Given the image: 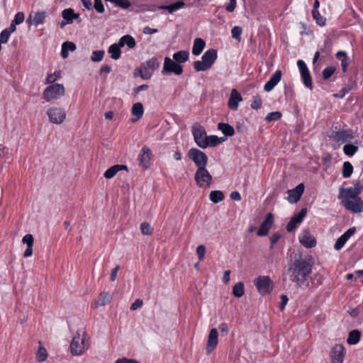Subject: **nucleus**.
Masks as SVG:
<instances>
[{
  "label": "nucleus",
  "mask_w": 363,
  "mask_h": 363,
  "mask_svg": "<svg viewBox=\"0 0 363 363\" xmlns=\"http://www.w3.org/2000/svg\"><path fill=\"white\" fill-rule=\"evenodd\" d=\"M312 268L313 262L311 258L300 257L289 264L286 274L297 287H303L306 285L308 276L312 273Z\"/></svg>",
  "instance_id": "1"
},
{
  "label": "nucleus",
  "mask_w": 363,
  "mask_h": 363,
  "mask_svg": "<svg viewBox=\"0 0 363 363\" xmlns=\"http://www.w3.org/2000/svg\"><path fill=\"white\" fill-rule=\"evenodd\" d=\"M217 58V51L215 49L206 50L202 55L201 60L194 62L193 66L196 72L206 71L209 69Z\"/></svg>",
  "instance_id": "2"
},
{
  "label": "nucleus",
  "mask_w": 363,
  "mask_h": 363,
  "mask_svg": "<svg viewBox=\"0 0 363 363\" xmlns=\"http://www.w3.org/2000/svg\"><path fill=\"white\" fill-rule=\"evenodd\" d=\"M88 348L89 345L85 341V332L82 330H78L70 344L71 353L75 356L81 355Z\"/></svg>",
  "instance_id": "3"
},
{
  "label": "nucleus",
  "mask_w": 363,
  "mask_h": 363,
  "mask_svg": "<svg viewBox=\"0 0 363 363\" xmlns=\"http://www.w3.org/2000/svg\"><path fill=\"white\" fill-rule=\"evenodd\" d=\"M65 87L60 84H52L47 86L43 91V98L47 101L56 100L65 95Z\"/></svg>",
  "instance_id": "4"
},
{
  "label": "nucleus",
  "mask_w": 363,
  "mask_h": 363,
  "mask_svg": "<svg viewBox=\"0 0 363 363\" xmlns=\"http://www.w3.org/2000/svg\"><path fill=\"white\" fill-rule=\"evenodd\" d=\"M258 292L264 296L269 294L273 289V282L269 276H259L254 281Z\"/></svg>",
  "instance_id": "5"
},
{
  "label": "nucleus",
  "mask_w": 363,
  "mask_h": 363,
  "mask_svg": "<svg viewBox=\"0 0 363 363\" xmlns=\"http://www.w3.org/2000/svg\"><path fill=\"white\" fill-rule=\"evenodd\" d=\"M195 181L200 188H208L213 182V177L206 167L197 169L195 173Z\"/></svg>",
  "instance_id": "6"
},
{
  "label": "nucleus",
  "mask_w": 363,
  "mask_h": 363,
  "mask_svg": "<svg viewBox=\"0 0 363 363\" xmlns=\"http://www.w3.org/2000/svg\"><path fill=\"white\" fill-rule=\"evenodd\" d=\"M46 113L49 121L56 125L62 124L66 118V111L61 107H50L48 109Z\"/></svg>",
  "instance_id": "7"
},
{
  "label": "nucleus",
  "mask_w": 363,
  "mask_h": 363,
  "mask_svg": "<svg viewBox=\"0 0 363 363\" xmlns=\"http://www.w3.org/2000/svg\"><path fill=\"white\" fill-rule=\"evenodd\" d=\"M188 156L194 162L197 169H201L206 167L208 157L201 150L197 148H191L189 150Z\"/></svg>",
  "instance_id": "8"
},
{
  "label": "nucleus",
  "mask_w": 363,
  "mask_h": 363,
  "mask_svg": "<svg viewBox=\"0 0 363 363\" xmlns=\"http://www.w3.org/2000/svg\"><path fill=\"white\" fill-rule=\"evenodd\" d=\"M162 73L163 74H169L174 73L175 75H180L183 73V67L174 60H172L169 57H166L164 60Z\"/></svg>",
  "instance_id": "9"
},
{
  "label": "nucleus",
  "mask_w": 363,
  "mask_h": 363,
  "mask_svg": "<svg viewBox=\"0 0 363 363\" xmlns=\"http://www.w3.org/2000/svg\"><path fill=\"white\" fill-rule=\"evenodd\" d=\"M191 132L196 145L204 149L208 138L204 128L200 124L196 123L193 125Z\"/></svg>",
  "instance_id": "10"
},
{
  "label": "nucleus",
  "mask_w": 363,
  "mask_h": 363,
  "mask_svg": "<svg viewBox=\"0 0 363 363\" xmlns=\"http://www.w3.org/2000/svg\"><path fill=\"white\" fill-rule=\"evenodd\" d=\"M362 190V186L359 182H357L354 186L348 187L346 189H340L339 199H350L358 198V195L360 194Z\"/></svg>",
  "instance_id": "11"
},
{
  "label": "nucleus",
  "mask_w": 363,
  "mask_h": 363,
  "mask_svg": "<svg viewBox=\"0 0 363 363\" xmlns=\"http://www.w3.org/2000/svg\"><path fill=\"white\" fill-rule=\"evenodd\" d=\"M342 204L345 208L352 213H360L363 211V201L358 197L350 199H343Z\"/></svg>",
  "instance_id": "12"
},
{
  "label": "nucleus",
  "mask_w": 363,
  "mask_h": 363,
  "mask_svg": "<svg viewBox=\"0 0 363 363\" xmlns=\"http://www.w3.org/2000/svg\"><path fill=\"white\" fill-rule=\"evenodd\" d=\"M345 348L341 344L335 345L330 351V357L332 363H343L345 356Z\"/></svg>",
  "instance_id": "13"
},
{
  "label": "nucleus",
  "mask_w": 363,
  "mask_h": 363,
  "mask_svg": "<svg viewBox=\"0 0 363 363\" xmlns=\"http://www.w3.org/2000/svg\"><path fill=\"white\" fill-rule=\"evenodd\" d=\"M159 67V63L155 57L145 62L143 65V69L141 70L140 76L143 79H149L153 72Z\"/></svg>",
  "instance_id": "14"
},
{
  "label": "nucleus",
  "mask_w": 363,
  "mask_h": 363,
  "mask_svg": "<svg viewBox=\"0 0 363 363\" xmlns=\"http://www.w3.org/2000/svg\"><path fill=\"white\" fill-rule=\"evenodd\" d=\"M297 65L300 70V74H301V76L303 79L304 85L306 87L309 88L310 89H312L313 85H312L311 77L309 70H308L306 63L303 60H298L297 61Z\"/></svg>",
  "instance_id": "15"
},
{
  "label": "nucleus",
  "mask_w": 363,
  "mask_h": 363,
  "mask_svg": "<svg viewBox=\"0 0 363 363\" xmlns=\"http://www.w3.org/2000/svg\"><path fill=\"white\" fill-rule=\"evenodd\" d=\"M47 16V13L45 11H36V12H30L27 20L26 23L29 25H33L35 27H38L39 25L43 24L45 22V19Z\"/></svg>",
  "instance_id": "16"
},
{
  "label": "nucleus",
  "mask_w": 363,
  "mask_h": 363,
  "mask_svg": "<svg viewBox=\"0 0 363 363\" xmlns=\"http://www.w3.org/2000/svg\"><path fill=\"white\" fill-rule=\"evenodd\" d=\"M304 191V185L301 183L294 189L288 190L287 200L290 203H295L299 201Z\"/></svg>",
  "instance_id": "17"
},
{
  "label": "nucleus",
  "mask_w": 363,
  "mask_h": 363,
  "mask_svg": "<svg viewBox=\"0 0 363 363\" xmlns=\"http://www.w3.org/2000/svg\"><path fill=\"white\" fill-rule=\"evenodd\" d=\"M306 213L307 209L306 208H302L297 215L293 216L286 225V230L288 232H292L294 230L297 225L300 224L303 221Z\"/></svg>",
  "instance_id": "18"
},
{
  "label": "nucleus",
  "mask_w": 363,
  "mask_h": 363,
  "mask_svg": "<svg viewBox=\"0 0 363 363\" xmlns=\"http://www.w3.org/2000/svg\"><path fill=\"white\" fill-rule=\"evenodd\" d=\"M218 333L216 328H212L208 334L206 344V352L210 354L217 346L218 342Z\"/></svg>",
  "instance_id": "19"
},
{
  "label": "nucleus",
  "mask_w": 363,
  "mask_h": 363,
  "mask_svg": "<svg viewBox=\"0 0 363 363\" xmlns=\"http://www.w3.org/2000/svg\"><path fill=\"white\" fill-rule=\"evenodd\" d=\"M274 222L273 215L271 213L267 214L264 220L262 223L258 231V236L267 235L272 226Z\"/></svg>",
  "instance_id": "20"
},
{
  "label": "nucleus",
  "mask_w": 363,
  "mask_h": 363,
  "mask_svg": "<svg viewBox=\"0 0 363 363\" xmlns=\"http://www.w3.org/2000/svg\"><path fill=\"white\" fill-rule=\"evenodd\" d=\"M300 242L307 248H311L315 246L316 241L315 238L311 235L310 232L307 230H303L299 235Z\"/></svg>",
  "instance_id": "21"
},
{
  "label": "nucleus",
  "mask_w": 363,
  "mask_h": 363,
  "mask_svg": "<svg viewBox=\"0 0 363 363\" xmlns=\"http://www.w3.org/2000/svg\"><path fill=\"white\" fill-rule=\"evenodd\" d=\"M355 228H350L345 232L335 242L334 248L336 250H340L345 245L348 239L355 233Z\"/></svg>",
  "instance_id": "22"
},
{
  "label": "nucleus",
  "mask_w": 363,
  "mask_h": 363,
  "mask_svg": "<svg viewBox=\"0 0 363 363\" xmlns=\"http://www.w3.org/2000/svg\"><path fill=\"white\" fill-rule=\"evenodd\" d=\"M150 155L151 152L148 147H143L141 149L140 152L138 155V161L140 162V165L145 169H147L150 164Z\"/></svg>",
  "instance_id": "23"
},
{
  "label": "nucleus",
  "mask_w": 363,
  "mask_h": 363,
  "mask_svg": "<svg viewBox=\"0 0 363 363\" xmlns=\"http://www.w3.org/2000/svg\"><path fill=\"white\" fill-rule=\"evenodd\" d=\"M242 100L240 94L235 89H232L230 99L228 102V107L233 111L238 108L239 103Z\"/></svg>",
  "instance_id": "24"
},
{
  "label": "nucleus",
  "mask_w": 363,
  "mask_h": 363,
  "mask_svg": "<svg viewBox=\"0 0 363 363\" xmlns=\"http://www.w3.org/2000/svg\"><path fill=\"white\" fill-rule=\"evenodd\" d=\"M281 71L277 70L270 77L269 80L264 84V89L267 92L272 91L274 86L280 82L281 78Z\"/></svg>",
  "instance_id": "25"
},
{
  "label": "nucleus",
  "mask_w": 363,
  "mask_h": 363,
  "mask_svg": "<svg viewBox=\"0 0 363 363\" xmlns=\"http://www.w3.org/2000/svg\"><path fill=\"white\" fill-rule=\"evenodd\" d=\"M352 138V133L348 130H341L334 132L332 135V138L337 143H345L349 138Z\"/></svg>",
  "instance_id": "26"
},
{
  "label": "nucleus",
  "mask_w": 363,
  "mask_h": 363,
  "mask_svg": "<svg viewBox=\"0 0 363 363\" xmlns=\"http://www.w3.org/2000/svg\"><path fill=\"white\" fill-rule=\"evenodd\" d=\"M144 108L142 103L137 102L134 104L131 108V113L135 117L132 118V122H137L143 115Z\"/></svg>",
  "instance_id": "27"
},
{
  "label": "nucleus",
  "mask_w": 363,
  "mask_h": 363,
  "mask_svg": "<svg viewBox=\"0 0 363 363\" xmlns=\"http://www.w3.org/2000/svg\"><path fill=\"white\" fill-rule=\"evenodd\" d=\"M121 170H126L128 171V167L126 165L123 164H116L110 168H108L104 174V177L106 179H111L113 178L117 172H118Z\"/></svg>",
  "instance_id": "28"
},
{
  "label": "nucleus",
  "mask_w": 363,
  "mask_h": 363,
  "mask_svg": "<svg viewBox=\"0 0 363 363\" xmlns=\"http://www.w3.org/2000/svg\"><path fill=\"white\" fill-rule=\"evenodd\" d=\"M111 300V296L109 293L103 291L94 302L95 307L106 306L109 303Z\"/></svg>",
  "instance_id": "29"
},
{
  "label": "nucleus",
  "mask_w": 363,
  "mask_h": 363,
  "mask_svg": "<svg viewBox=\"0 0 363 363\" xmlns=\"http://www.w3.org/2000/svg\"><path fill=\"white\" fill-rule=\"evenodd\" d=\"M205 46V41L202 38H196L194 41L192 54L196 56L199 55L203 52Z\"/></svg>",
  "instance_id": "30"
},
{
  "label": "nucleus",
  "mask_w": 363,
  "mask_h": 363,
  "mask_svg": "<svg viewBox=\"0 0 363 363\" xmlns=\"http://www.w3.org/2000/svg\"><path fill=\"white\" fill-rule=\"evenodd\" d=\"M185 6V4L183 1H178L175 3H173L170 5L167 6H160L158 7L159 9L167 10L169 13H173L176 11L182 9Z\"/></svg>",
  "instance_id": "31"
},
{
  "label": "nucleus",
  "mask_w": 363,
  "mask_h": 363,
  "mask_svg": "<svg viewBox=\"0 0 363 363\" xmlns=\"http://www.w3.org/2000/svg\"><path fill=\"white\" fill-rule=\"evenodd\" d=\"M76 48V45L72 42L67 41L63 43L62 45L61 56L62 58L66 59L69 55V51L73 52Z\"/></svg>",
  "instance_id": "32"
},
{
  "label": "nucleus",
  "mask_w": 363,
  "mask_h": 363,
  "mask_svg": "<svg viewBox=\"0 0 363 363\" xmlns=\"http://www.w3.org/2000/svg\"><path fill=\"white\" fill-rule=\"evenodd\" d=\"M172 57L173 60L176 62H177L179 65H181L188 61L189 57V53L186 50H180L177 52H175Z\"/></svg>",
  "instance_id": "33"
},
{
  "label": "nucleus",
  "mask_w": 363,
  "mask_h": 363,
  "mask_svg": "<svg viewBox=\"0 0 363 363\" xmlns=\"http://www.w3.org/2000/svg\"><path fill=\"white\" fill-rule=\"evenodd\" d=\"M119 45L123 47L126 45L129 48H134L136 45L134 38L130 35H125L118 41Z\"/></svg>",
  "instance_id": "34"
},
{
  "label": "nucleus",
  "mask_w": 363,
  "mask_h": 363,
  "mask_svg": "<svg viewBox=\"0 0 363 363\" xmlns=\"http://www.w3.org/2000/svg\"><path fill=\"white\" fill-rule=\"evenodd\" d=\"M39 347L35 353L36 359L38 362L41 363L46 360L48 358V352L46 349L43 346L40 341L38 342Z\"/></svg>",
  "instance_id": "35"
},
{
  "label": "nucleus",
  "mask_w": 363,
  "mask_h": 363,
  "mask_svg": "<svg viewBox=\"0 0 363 363\" xmlns=\"http://www.w3.org/2000/svg\"><path fill=\"white\" fill-rule=\"evenodd\" d=\"M361 332L358 330H353L350 332L347 342L350 345H356L360 340Z\"/></svg>",
  "instance_id": "36"
},
{
  "label": "nucleus",
  "mask_w": 363,
  "mask_h": 363,
  "mask_svg": "<svg viewBox=\"0 0 363 363\" xmlns=\"http://www.w3.org/2000/svg\"><path fill=\"white\" fill-rule=\"evenodd\" d=\"M121 46L119 45V43L112 44L108 50V52L111 54V57L113 60H118L120 58L121 55Z\"/></svg>",
  "instance_id": "37"
},
{
  "label": "nucleus",
  "mask_w": 363,
  "mask_h": 363,
  "mask_svg": "<svg viewBox=\"0 0 363 363\" xmlns=\"http://www.w3.org/2000/svg\"><path fill=\"white\" fill-rule=\"evenodd\" d=\"M62 18L67 21V23H72L73 20L79 17V14H76L72 9H66L62 12Z\"/></svg>",
  "instance_id": "38"
},
{
  "label": "nucleus",
  "mask_w": 363,
  "mask_h": 363,
  "mask_svg": "<svg viewBox=\"0 0 363 363\" xmlns=\"http://www.w3.org/2000/svg\"><path fill=\"white\" fill-rule=\"evenodd\" d=\"M218 129L220 130L225 136H233L235 134L234 128L228 123H218Z\"/></svg>",
  "instance_id": "39"
},
{
  "label": "nucleus",
  "mask_w": 363,
  "mask_h": 363,
  "mask_svg": "<svg viewBox=\"0 0 363 363\" xmlns=\"http://www.w3.org/2000/svg\"><path fill=\"white\" fill-rule=\"evenodd\" d=\"M225 140V138H218L216 135H210L208 136L207 140L206 141V145L205 148L207 147H215L220 144V143L223 142Z\"/></svg>",
  "instance_id": "40"
},
{
  "label": "nucleus",
  "mask_w": 363,
  "mask_h": 363,
  "mask_svg": "<svg viewBox=\"0 0 363 363\" xmlns=\"http://www.w3.org/2000/svg\"><path fill=\"white\" fill-rule=\"evenodd\" d=\"M209 199L213 203H218L224 199V194L221 191H212L209 194Z\"/></svg>",
  "instance_id": "41"
},
{
  "label": "nucleus",
  "mask_w": 363,
  "mask_h": 363,
  "mask_svg": "<svg viewBox=\"0 0 363 363\" xmlns=\"http://www.w3.org/2000/svg\"><path fill=\"white\" fill-rule=\"evenodd\" d=\"M353 172V167L350 162H345L342 165V174L344 178H349Z\"/></svg>",
  "instance_id": "42"
},
{
  "label": "nucleus",
  "mask_w": 363,
  "mask_h": 363,
  "mask_svg": "<svg viewBox=\"0 0 363 363\" xmlns=\"http://www.w3.org/2000/svg\"><path fill=\"white\" fill-rule=\"evenodd\" d=\"M358 150V147L352 144H346L343 147L344 153L350 157L353 156Z\"/></svg>",
  "instance_id": "43"
},
{
  "label": "nucleus",
  "mask_w": 363,
  "mask_h": 363,
  "mask_svg": "<svg viewBox=\"0 0 363 363\" xmlns=\"http://www.w3.org/2000/svg\"><path fill=\"white\" fill-rule=\"evenodd\" d=\"M233 294L235 297L240 298L244 294V284L238 282L233 288Z\"/></svg>",
  "instance_id": "44"
},
{
  "label": "nucleus",
  "mask_w": 363,
  "mask_h": 363,
  "mask_svg": "<svg viewBox=\"0 0 363 363\" xmlns=\"http://www.w3.org/2000/svg\"><path fill=\"white\" fill-rule=\"evenodd\" d=\"M312 16L319 26H323L325 24V18L322 16L318 10L313 9Z\"/></svg>",
  "instance_id": "45"
},
{
  "label": "nucleus",
  "mask_w": 363,
  "mask_h": 363,
  "mask_svg": "<svg viewBox=\"0 0 363 363\" xmlns=\"http://www.w3.org/2000/svg\"><path fill=\"white\" fill-rule=\"evenodd\" d=\"M262 100L259 95H256L253 96L252 102L251 104V107L253 109L257 110L262 107Z\"/></svg>",
  "instance_id": "46"
},
{
  "label": "nucleus",
  "mask_w": 363,
  "mask_h": 363,
  "mask_svg": "<svg viewBox=\"0 0 363 363\" xmlns=\"http://www.w3.org/2000/svg\"><path fill=\"white\" fill-rule=\"evenodd\" d=\"M104 50H95L92 52L91 60L93 62H100L102 60L104 55Z\"/></svg>",
  "instance_id": "47"
},
{
  "label": "nucleus",
  "mask_w": 363,
  "mask_h": 363,
  "mask_svg": "<svg viewBox=\"0 0 363 363\" xmlns=\"http://www.w3.org/2000/svg\"><path fill=\"white\" fill-rule=\"evenodd\" d=\"M281 113L279 111H274L269 113L266 116V121L268 122L272 121H278L281 118Z\"/></svg>",
  "instance_id": "48"
},
{
  "label": "nucleus",
  "mask_w": 363,
  "mask_h": 363,
  "mask_svg": "<svg viewBox=\"0 0 363 363\" xmlns=\"http://www.w3.org/2000/svg\"><path fill=\"white\" fill-rule=\"evenodd\" d=\"M60 71H56L53 74H49L46 78V84H52L60 77Z\"/></svg>",
  "instance_id": "49"
},
{
  "label": "nucleus",
  "mask_w": 363,
  "mask_h": 363,
  "mask_svg": "<svg viewBox=\"0 0 363 363\" xmlns=\"http://www.w3.org/2000/svg\"><path fill=\"white\" fill-rule=\"evenodd\" d=\"M196 254L199 262H201L206 254V247L203 245H200L196 247Z\"/></svg>",
  "instance_id": "50"
},
{
  "label": "nucleus",
  "mask_w": 363,
  "mask_h": 363,
  "mask_svg": "<svg viewBox=\"0 0 363 363\" xmlns=\"http://www.w3.org/2000/svg\"><path fill=\"white\" fill-rule=\"evenodd\" d=\"M335 68L333 67H328L325 68L322 72L323 79H329L333 74V73L335 72Z\"/></svg>",
  "instance_id": "51"
},
{
  "label": "nucleus",
  "mask_w": 363,
  "mask_h": 363,
  "mask_svg": "<svg viewBox=\"0 0 363 363\" xmlns=\"http://www.w3.org/2000/svg\"><path fill=\"white\" fill-rule=\"evenodd\" d=\"M140 229L143 235H150L152 233V228L147 223H141Z\"/></svg>",
  "instance_id": "52"
},
{
  "label": "nucleus",
  "mask_w": 363,
  "mask_h": 363,
  "mask_svg": "<svg viewBox=\"0 0 363 363\" xmlns=\"http://www.w3.org/2000/svg\"><path fill=\"white\" fill-rule=\"evenodd\" d=\"M242 33V28L239 26H235L231 30L232 37L235 39L240 40Z\"/></svg>",
  "instance_id": "53"
},
{
  "label": "nucleus",
  "mask_w": 363,
  "mask_h": 363,
  "mask_svg": "<svg viewBox=\"0 0 363 363\" xmlns=\"http://www.w3.org/2000/svg\"><path fill=\"white\" fill-rule=\"evenodd\" d=\"M25 18L24 13L21 11L17 12L14 16V19L12 21L14 23L18 25L23 22Z\"/></svg>",
  "instance_id": "54"
},
{
  "label": "nucleus",
  "mask_w": 363,
  "mask_h": 363,
  "mask_svg": "<svg viewBox=\"0 0 363 363\" xmlns=\"http://www.w3.org/2000/svg\"><path fill=\"white\" fill-rule=\"evenodd\" d=\"M94 8L98 13H102L104 12V6L101 0H94Z\"/></svg>",
  "instance_id": "55"
},
{
  "label": "nucleus",
  "mask_w": 363,
  "mask_h": 363,
  "mask_svg": "<svg viewBox=\"0 0 363 363\" xmlns=\"http://www.w3.org/2000/svg\"><path fill=\"white\" fill-rule=\"evenodd\" d=\"M23 242L27 245V247H33V238L32 235L27 234L23 238Z\"/></svg>",
  "instance_id": "56"
},
{
  "label": "nucleus",
  "mask_w": 363,
  "mask_h": 363,
  "mask_svg": "<svg viewBox=\"0 0 363 363\" xmlns=\"http://www.w3.org/2000/svg\"><path fill=\"white\" fill-rule=\"evenodd\" d=\"M10 35L11 34L7 31V30L4 29L0 34V42L3 43H7Z\"/></svg>",
  "instance_id": "57"
},
{
  "label": "nucleus",
  "mask_w": 363,
  "mask_h": 363,
  "mask_svg": "<svg viewBox=\"0 0 363 363\" xmlns=\"http://www.w3.org/2000/svg\"><path fill=\"white\" fill-rule=\"evenodd\" d=\"M237 1L230 0L229 4L226 6L225 10L228 12H233L236 8Z\"/></svg>",
  "instance_id": "58"
},
{
  "label": "nucleus",
  "mask_w": 363,
  "mask_h": 363,
  "mask_svg": "<svg viewBox=\"0 0 363 363\" xmlns=\"http://www.w3.org/2000/svg\"><path fill=\"white\" fill-rule=\"evenodd\" d=\"M143 301L140 298H138L131 304L130 309L132 311H135V310L141 308L143 306Z\"/></svg>",
  "instance_id": "59"
},
{
  "label": "nucleus",
  "mask_w": 363,
  "mask_h": 363,
  "mask_svg": "<svg viewBox=\"0 0 363 363\" xmlns=\"http://www.w3.org/2000/svg\"><path fill=\"white\" fill-rule=\"evenodd\" d=\"M351 90L350 87L349 86L343 87L338 94H335L336 97L342 98L345 96L346 94H347Z\"/></svg>",
  "instance_id": "60"
},
{
  "label": "nucleus",
  "mask_w": 363,
  "mask_h": 363,
  "mask_svg": "<svg viewBox=\"0 0 363 363\" xmlns=\"http://www.w3.org/2000/svg\"><path fill=\"white\" fill-rule=\"evenodd\" d=\"M280 237L281 236L279 233H274L270 236L269 240L271 242V248L274 247V244L277 243V242L279 240Z\"/></svg>",
  "instance_id": "61"
},
{
  "label": "nucleus",
  "mask_w": 363,
  "mask_h": 363,
  "mask_svg": "<svg viewBox=\"0 0 363 363\" xmlns=\"http://www.w3.org/2000/svg\"><path fill=\"white\" fill-rule=\"evenodd\" d=\"M289 298L286 295L282 294L281 296V303H280V309L283 311L285 308V306L287 304Z\"/></svg>",
  "instance_id": "62"
},
{
  "label": "nucleus",
  "mask_w": 363,
  "mask_h": 363,
  "mask_svg": "<svg viewBox=\"0 0 363 363\" xmlns=\"http://www.w3.org/2000/svg\"><path fill=\"white\" fill-rule=\"evenodd\" d=\"M120 269L119 265H116L115 268L111 270L110 279L111 281H114L117 277V273Z\"/></svg>",
  "instance_id": "63"
},
{
  "label": "nucleus",
  "mask_w": 363,
  "mask_h": 363,
  "mask_svg": "<svg viewBox=\"0 0 363 363\" xmlns=\"http://www.w3.org/2000/svg\"><path fill=\"white\" fill-rule=\"evenodd\" d=\"M115 363H138V362L133 359L122 358L117 359Z\"/></svg>",
  "instance_id": "64"
}]
</instances>
